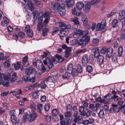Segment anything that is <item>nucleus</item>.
<instances>
[{"label": "nucleus", "mask_w": 125, "mask_h": 125, "mask_svg": "<svg viewBox=\"0 0 125 125\" xmlns=\"http://www.w3.org/2000/svg\"><path fill=\"white\" fill-rule=\"evenodd\" d=\"M73 67V64L71 63L68 64L67 65V69L68 70H71Z\"/></svg>", "instance_id": "nucleus-58"}, {"label": "nucleus", "mask_w": 125, "mask_h": 125, "mask_svg": "<svg viewBox=\"0 0 125 125\" xmlns=\"http://www.w3.org/2000/svg\"><path fill=\"white\" fill-rule=\"evenodd\" d=\"M98 115L99 117L103 118L104 116V113L103 110H100L98 113Z\"/></svg>", "instance_id": "nucleus-42"}, {"label": "nucleus", "mask_w": 125, "mask_h": 125, "mask_svg": "<svg viewBox=\"0 0 125 125\" xmlns=\"http://www.w3.org/2000/svg\"><path fill=\"white\" fill-rule=\"evenodd\" d=\"M116 10L115 9H114L113 10L111 13L108 14L107 15V17L108 18H109L111 16L113 15L114 14H116Z\"/></svg>", "instance_id": "nucleus-49"}, {"label": "nucleus", "mask_w": 125, "mask_h": 125, "mask_svg": "<svg viewBox=\"0 0 125 125\" xmlns=\"http://www.w3.org/2000/svg\"><path fill=\"white\" fill-rule=\"evenodd\" d=\"M37 107L38 109V112L42 114V110L43 109V105L41 104H38L37 105Z\"/></svg>", "instance_id": "nucleus-39"}, {"label": "nucleus", "mask_w": 125, "mask_h": 125, "mask_svg": "<svg viewBox=\"0 0 125 125\" xmlns=\"http://www.w3.org/2000/svg\"><path fill=\"white\" fill-rule=\"evenodd\" d=\"M9 79L7 80H3L2 81V84L5 87L8 86L9 85V83L8 80Z\"/></svg>", "instance_id": "nucleus-50"}, {"label": "nucleus", "mask_w": 125, "mask_h": 125, "mask_svg": "<svg viewBox=\"0 0 125 125\" xmlns=\"http://www.w3.org/2000/svg\"><path fill=\"white\" fill-rule=\"evenodd\" d=\"M32 17L31 13L29 12H28L26 16V19L27 21H29L31 19Z\"/></svg>", "instance_id": "nucleus-47"}, {"label": "nucleus", "mask_w": 125, "mask_h": 125, "mask_svg": "<svg viewBox=\"0 0 125 125\" xmlns=\"http://www.w3.org/2000/svg\"><path fill=\"white\" fill-rule=\"evenodd\" d=\"M23 81L27 83L29 82L30 78L26 76H25L24 77L23 79Z\"/></svg>", "instance_id": "nucleus-63"}, {"label": "nucleus", "mask_w": 125, "mask_h": 125, "mask_svg": "<svg viewBox=\"0 0 125 125\" xmlns=\"http://www.w3.org/2000/svg\"><path fill=\"white\" fill-rule=\"evenodd\" d=\"M77 71L79 73H81L82 72V66L79 64H78L76 66Z\"/></svg>", "instance_id": "nucleus-38"}, {"label": "nucleus", "mask_w": 125, "mask_h": 125, "mask_svg": "<svg viewBox=\"0 0 125 125\" xmlns=\"http://www.w3.org/2000/svg\"><path fill=\"white\" fill-rule=\"evenodd\" d=\"M17 78L16 73H14L12 75V77L10 78V80L11 82H14L16 81Z\"/></svg>", "instance_id": "nucleus-43"}, {"label": "nucleus", "mask_w": 125, "mask_h": 125, "mask_svg": "<svg viewBox=\"0 0 125 125\" xmlns=\"http://www.w3.org/2000/svg\"><path fill=\"white\" fill-rule=\"evenodd\" d=\"M82 20L84 26H86L87 23V19L86 16L84 15L82 16Z\"/></svg>", "instance_id": "nucleus-30"}, {"label": "nucleus", "mask_w": 125, "mask_h": 125, "mask_svg": "<svg viewBox=\"0 0 125 125\" xmlns=\"http://www.w3.org/2000/svg\"><path fill=\"white\" fill-rule=\"evenodd\" d=\"M84 4L82 2H77L76 5V6L77 9L80 10L82 9L84 7Z\"/></svg>", "instance_id": "nucleus-26"}, {"label": "nucleus", "mask_w": 125, "mask_h": 125, "mask_svg": "<svg viewBox=\"0 0 125 125\" xmlns=\"http://www.w3.org/2000/svg\"><path fill=\"white\" fill-rule=\"evenodd\" d=\"M55 59L53 57L51 56L47 58L45 60H44L43 62L45 65H47L50 69L53 67V62Z\"/></svg>", "instance_id": "nucleus-3"}, {"label": "nucleus", "mask_w": 125, "mask_h": 125, "mask_svg": "<svg viewBox=\"0 0 125 125\" xmlns=\"http://www.w3.org/2000/svg\"><path fill=\"white\" fill-rule=\"evenodd\" d=\"M29 118V114L27 113H25L23 116V120L25 122L27 120H28Z\"/></svg>", "instance_id": "nucleus-52"}, {"label": "nucleus", "mask_w": 125, "mask_h": 125, "mask_svg": "<svg viewBox=\"0 0 125 125\" xmlns=\"http://www.w3.org/2000/svg\"><path fill=\"white\" fill-rule=\"evenodd\" d=\"M72 13L73 15H75L76 16L80 15L81 14L80 10H77L75 7H74L72 9Z\"/></svg>", "instance_id": "nucleus-24"}, {"label": "nucleus", "mask_w": 125, "mask_h": 125, "mask_svg": "<svg viewBox=\"0 0 125 125\" xmlns=\"http://www.w3.org/2000/svg\"><path fill=\"white\" fill-rule=\"evenodd\" d=\"M74 2L73 0H69L66 1V4L68 6L71 7L72 6Z\"/></svg>", "instance_id": "nucleus-35"}, {"label": "nucleus", "mask_w": 125, "mask_h": 125, "mask_svg": "<svg viewBox=\"0 0 125 125\" xmlns=\"http://www.w3.org/2000/svg\"><path fill=\"white\" fill-rule=\"evenodd\" d=\"M59 24L60 27L61 29V30L69 29H70L71 27L70 25L69 24L66 25L62 21L59 22Z\"/></svg>", "instance_id": "nucleus-13"}, {"label": "nucleus", "mask_w": 125, "mask_h": 125, "mask_svg": "<svg viewBox=\"0 0 125 125\" xmlns=\"http://www.w3.org/2000/svg\"><path fill=\"white\" fill-rule=\"evenodd\" d=\"M26 33L28 36L30 37H32L33 35V32L32 30L26 32Z\"/></svg>", "instance_id": "nucleus-61"}, {"label": "nucleus", "mask_w": 125, "mask_h": 125, "mask_svg": "<svg viewBox=\"0 0 125 125\" xmlns=\"http://www.w3.org/2000/svg\"><path fill=\"white\" fill-rule=\"evenodd\" d=\"M123 51V47L122 46H120L118 48V53L119 56L122 55Z\"/></svg>", "instance_id": "nucleus-44"}, {"label": "nucleus", "mask_w": 125, "mask_h": 125, "mask_svg": "<svg viewBox=\"0 0 125 125\" xmlns=\"http://www.w3.org/2000/svg\"><path fill=\"white\" fill-rule=\"evenodd\" d=\"M118 21L116 19L113 20L112 22V24L113 27L114 28H115L118 25Z\"/></svg>", "instance_id": "nucleus-33"}, {"label": "nucleus", "mask_w": 125, "mask_h": 125, "mask_svg": "<svg viewBox=\"0 0 125 125\" xmlns=\"http://www.w3.org/2000/svg\"><path fill=\"white\" fill-rule=\"evenodd\" d=\"M84 32H86L87 34H88L87 31H82L79 29H76L73 33V37L75 38H79L83 34Z\"/></svg>", "instance_id": "nucleus-6"}, {"label": "nucleus", "mask_w": 125, "mask_h": 125, "mask_svg": "<svg viewBox=\"0 0 125 125\" xmlns=\"http://www.w3.org/2000/svg\"><path fill=\"white\" fill-rule=\"evenodd\" d=\"M46 79L49 83L50 84L51 83H55L57 80V78L55 76H49Z\"/></svg>", "instance_id": "nucleus-14"}, {"label": "nucleus", "mask_w": 125, "mask_h": 125, "mask_svg": "<svg viewBox=\"0 0 125 125\" xmlns=\"http://www.w3.org/2000/svg\"><path fill=\"white\" fill-rule=\"evenodd\" d=\"M82 38L84 40H83V42H86V41H87V44L88 43L90 40V37L86 35H85L83 36L82 37Z\"/></svg>", "instance_id": "nucleus-45"}, {"label": "nucleus", "mask_w": 125, "mask_h": 125, "mask_svg": "<svg viewBox=\"0 0 125 125\" xmlns=\"http://www.w3.org/2000/svg\"><path fill=\"white\" fill-rule=\"evenodd\" d=\"M91 8L90 5L89 3H87L84 7L83 10L85 13L88 12L90 10Z\"/></svg>", "instance_id": "nucleus-25"}, {"label": "nucleus", "mask_w": 125, "mask_h": 125, "mask_svg": "<svg viewBox=\"0 0 125 125\" xmlns=\"http://www.w3.org/2000/svg\"><path fill=\"white\" fill-rule=\"evenodd\" d=\"M71 74L68 72L66 73L63 76V79H68L70 77Z\"/></svg>", "instance_id": "nucleus-40"}, {"label": "nucleus", "mask_w": 125, "mask_h": 125, "mask_svg": "<svg viewBox=\"0 0 125 125\" xmlns=\"http://www.w3.org/2000/svg\"><path fill=\"white\" fill-rule=\"evenodd\" d=\"M52 5L53 10L56 12H58L61 16H64L66 13L64 8L62 7L59 3H52Z\"/></svg>", "instance_id": "nucleus-2"}, {"label": "nucleus", "mask_w": 125, "mask_h": 125, "mask_svg": "<svg viewBox=\"0 0 125 125\" xmlns=\"http://www.w3.org/2000/svg\"><path fill=\"white\" fill-rule=\"evenodd\" d=\"M58 62H62L64 60V59L63 57H62L61 56L59 55L58 56Z\"/></svg>", "instance_id": "nucleus-64"}, {"label": "nucleus", "mask_w": 125, "mask_h": 125, "mask_svg": "<svg viewBox=\"0 0 125 125\" xmlns=\"http://www.w3.org/2000/svg\"><path fill=\"white\" fill-rule=\"evenodd\" d=\"M48 12L46 11L43 14L42 13H40L38 19V24L37 25V30L39 31L41 30L43 26H46L50 20V14L51 13V10L47 8Z\"/></svg>", "instance_id": "nucleus-1"}, {"label": "nucleus", "mask_w": 125, "mask_h": 125, "mask_svg": "<svg viewBox=\"0 0 125 125\" xmlns=\"http://www.w3.org/2000/svg\"><path fill=\"white\" fill-rule=\"evenodd\" d=\"M106 25V21L105 20H102L101 23H99L97 24L96 27L97 31H102L103 32L105 31V27Z\"/></svg>", "instance_id": "nucleus-4"}, {"label": "nucleus", "mask_w": 125, "mask_h": 125, "mask_svg": "<svg viewBox=\"0 0 125 125\" xmlns=\"http://www.w3.org/2000/svg\"><path fill=\"white\" fill-rule=\"evenodd\" d=\"M22 124V121L21 119H19L18 120L16 121L15 123L13 124L15 125H21Z\"/></svg>", "instance_id": "nucleus-57"}, {"label": "nucleus", "mask_w": 125, "mask_h": 125, "mask_svg": "<svg viewBox=\"0 0 125 125\" xmlns=\"http://www.w3.org/2000/svg\"><path fill=\"white\" fill-rule=\"evenodd\" d=\"M100 2V0H92L89 3L90 5H95L98 3Z\"/></svg>", "instance_id": "nucleus-54"}, {"label": "nucleus", "mask_w": 125, "mask_h": 125, "mask_svg": "<svg viewBox=\"0 0 125 125\" xmlns=\"http://www.w3.org/2000/svg\"><path fill=\"white\" fill-rule=\"evenodd\" d=\"M33 10H34V9ZM33 10L32 13L33 16V18L34 19H36L37 18V15L38 14V11L36 10ZM32 11H33V10Z\"/></svg>", "instance_id": "nucleus-41"}, {"label": "nucleus", "mask_w": 125, "mask_h": 125, "mask_svg": "<svg viewBox=\"0 0 125 125\" xmlns=\"http://www.w3.org/2000/svg\"><path fill=\"white\" fill-rule=\"evenodd\" d=\"M49 32V29L46 28H45L43 29L42 31V35L44 36H46L48 34Z\"/></svg>", "instance_id": "nucleus-37"}, {"label": "nucleus", "mask_w": 125, "mask_h": 125, "mask_svg": "<svg viewBox=\"0 0 125 125\" xmlns=\"http://www.w3.org/2000/svg\"><path fill=\"white\" fill-rule=\"evenodd\" d=\"M107 50V48L105 47H103L101 49V50L100 51V52L101 53L104 54L106 52Z\"/></svg>", "instance_id": "nucleus-55"}, {"label": "nucleus", "mask_w": 125, "mask_h": 125, "mask_svg": "<svg viewBox=\"0 0 125 125\" xmlns=\"http://www.w3.org/2000/svg\"><path fill=\"white\" fill-rule=\"evenodd\" d=\"M89 108L91 109L93 111H96L97 110V108L92 104H90L89 106Z\"/></svg>", "instance_id": "nucleus-34"}, {"label": "nucleus", "mask_w": 125, "mask_h": 125, "mask_svg": "<svg viewBox=\"0 0 125 125\" xmlns=\"http://www.w3.org/2000/svg\"><path fill=\"white\" fill-rule=\"evenodd\" d=\"M13 65L16 70H18L21 67V62H17L16 63L13 64Z\"/></svg>", "instance_id": "nucleus-28"}, {"label": "nucleus", "mask_w": 125, "mask_h": 125, "mask_svg": "<svg viewBox=\"0 0 125 125\" xmlns=\"http://www.w3.org/2000/svg\"><path fill=\"white\" fill-rule=\"evenodd\" d=\"M26 73L28 75H30L32 73H33L35 75L37 73H38V72H37L33 67H31L28 69H26Z\"/></svg>", "instance_id": "nucleus-10"}, {"label": "nucleus", "mask_w": 125, "mask_h": 125, "mask_svg": "<svg viewBox=\"0 0 125 125\" xmlns=\"http://www.w3.org/2000/svg\"><path fill=\"white\" fill-rule=\"evenodd\" d=\"M52 114L53 116L57 115L58 114V111L56 109H53L52 111Z\"/></svg>", "instance_id": "nucleus-59"}, {"label": "nucleus", "mask_w": 125, "mask_h": 125, "mask_svg": "<svg viewBox=\"0 0 125 125\" xmlns=\"http://www.w3.org/2000/svg\"><path fill=\"white\" fill-rule=\"evenodd\" d=\"M34 65H36L37 69L40 70H42L43 72L46 71L44 65L42 64V63L41 60H37L36 62L33 63Z\"/></svg>", "instance_id": "nucleus-5"}, {"label": "nucleus", "mask_w": 125, "mask_h": 125, "mask_svg": "<svg viewBox=\"0 0 125 125\" xmlns=\"http://www.w3.org/2000/svg\"><path fill=\"white\" fill-rule=\"evenodd\" d=\"M77 40L76 39H73L70 42L71 45L73 46L76 45L77 43Z\"/></svg>", "instance_id": "nucleus-53"}, {"label": "nucleus", "mask_w": 125, "mask_h": 125, "mask_svg": "<svg viewBox=\"0 0 125 125\" xmlns=\"http://www.w3.org/2000/svg\"><path fill=\"white\" fill-rule=\"evenodd\" d=\"M40 94L38 91L35 92L32 94V97L34 99H36L38 98Z\"/></svg>", "instance_id": "nucleus-31"}, {"label": "nucleus", "mask_w": 125, "mask_h": 125, "mask_svg": "<svg viewBox=\"0 0 125 125\" xmlns=\"http://www.w3.org/2000/svg\"><path fill=\"white\" fill-rule=\"evenodd\" d=\"M83 40H84L83 39L82 37L81 39L79 40L78 42V43L79 45L84 46L87 44V41H86V42L85 41L84 42H83Z\"/></svg>", "instance_id": "nucleus-36"}, {"label": "nucleus", "mask_w": 125, "mask_h": 125, "mask_svg": "<svg viewBox=\"0 0 125 125\" xmlns=\"http://www.w3.org/2000/svg\"><path fill=\"white\" fill-rule=\"evenodd\" d=\"M37 116V114L34 112L29 114L28 121L30 122H31L34 120Z\"/></svg>", "instance_id": "nucleus-12"}, {"label": "nucleus", "mask_w": 125, "mask_h": 125, "mask_svg": "<svg viewBox=\"0 0 125 125\" xmlns=\"http://www.w3.org/2000/svg\"><path fill=\"white\" fill-rule=\"evenodd\" d=\"M44 109L46 111H48L50 108V104L48 103L46 104L44 106Z\"/></svg>", "instance_id": "nucleus-62"}, {"label": "nucleus", "mask_w": 125, "mask_h": 125, "mask_svg": "<svg viewBox=\"0 0 125 125\" xmlns=\"http://www.w3.org/2000/svg\"><path fill=\"white\" fill-rule=\"evenodd\" d=\"M125 18V10H121L119 12L118 17V19L120 20H122Z\"/></svg>", "instance_id": "nucleus-15"}, {"label": "nucleus", "mask_w": 125, "mask_h": 125, "mask_svg": "<svg viewBox=\"0 0 125 125\" xmlns=\"http://www.w3.org/2000/svg\"><path fill=\"white\" fill-rule=\"evenodd\" d=\"M35 4L38 7H41L42 6V3L38 0H33Z\"/></svg>", "instance_id": "nucleus-32"}, {"label": "nucleus", "mask_w": 125, "mask_h": 125, "mask_svg": "<svg viewBox=\"0 0 125 125\" xmlns=\"http://www.w3.org/2000/svg\"><path fill=\"white\" fill-rule=\"evenodd\" d=\"M9 23V21L8 18L5 16L3 17V21L1 22V25L3 26H6Z\"/></svg>", "instance_id": "nucleus-21"}, {"label": "nucleus", "mask_w": 125, "mask_h": 125, "mask_svg": "<svg viewBox=\"0 0 125 125\" xmlns=\"http://www.w3.org/2000/svg\"><path fill=\"white\" fill-rule=\"evenodd\" d=\"M95 100L96 101H98L99 102L102 103H104L105 102V100L104 99H102L101 97H100L96 98Z\"/></svg>", "instance_id": "nucleus-51"}, {"label": "nucleus", "mask_w": 125, "mask_h": 125, "mask_svg": "<svg viewBox=\"0 0 125 125\" xmlns=\"http://www.w3.org/2000/svg\"><path fill=\"white\" fill-rule=\"evenodd\" d=\"M79 111L80 113V115H82L84 116L86 115V112L84 111V107L82 106H80L79 108Z\"/></svg>", "instance_id": "nucleus-29"}, {"label": "nucleus", "mask_w": 125, "mask_h": 125, "mask_svg": "<svg viewBox=\"0 0 125 125\" xmlns=\"http://www.w3.org/2000/svg\"><path fill=\"white\" fill-rule=\"evenodd\" d=\"M10 119L13 124L15 123L17 118L16 116L15 115H11Z\"/></svg>", "instance_id": "nucleus-46"}, {"label": "nucleus", "mask_w": 125, "mask_h": 125, "mask_svg": "<svg viewBox=\"0 0 125 125\" xmlns=\"http://www.w3.org/2000/svg\"><path fill=\"white\" fill-rule=\"evenodd\" d=\"M78 73L77 70L75 68L72 69L71 73L72 75L74 76H76L78 75Z\"/></svg>", "instance_id": "nucleus-48"}, {"label": "nucleus", "mask_w": 125, "mask_h": 125, "mask_svg": "<svg viewBox=\"0 0 125 125\" xmlns=\"http://www.w3.org/2000/svg\"><path fill=\"white\" fill-rule=\"evenodd\" d=\"M10 75L9 74L6 75L3 73H0V84L3 80H7L10 79Z\"/></svg>", "instance_id": "nucleus-11"}, {"label": "nucleus", "mask_w": 125, "mask_h": 125, "mask_svg": "<svg viewBox=\"0 0 125 125\" xmlns=\"http://www.w3.org/2000/svg\"><path fill=\"white\" fill-rule=\"evenodd\" d=\"M69 31L67 29L61 30L60 35L61 36L64 37L67 35Z\"/></svg>", "instance_id": "nucleus-23"}, {"label": "nucleus", "mask_w": 125, "mask_h": 125, "mask_svg": "<svg viewBox=\"0 0 125 125\" xmlns=\"http://www.w3.org/2000/svg\"><path fill=\"white\" fill-rule=\"evenodd\" d=\"M97 62L98 64L99 65H101L103 64L104 62V56L101 55H99L97 57Z\"/></svg>", "instance_id": "nucleus-17"}, {"label": "nucleus", "mask_w": 125, "mask_h": 125, "mask_svg": "<svg viewBox=\"0 0 125 125\" xmlns=\"http://www.w3.org/2000/svg\"><path fill=\"white\" fill-rule=\"evenodd\" d=\"M87 71L89 73H90L93 71V68L91 66L88 65L86 67Z\"/></svg>", "instance_id": "nucleus-56"}, {"label": "nucleus", "mask_w": 125, "mask_h": 125, "mask_svg": "<svg viewBox=\"0 0 125 125\" xmlns=\"http://www.w3.org/2000/svg\"><path fill=\"white\" fill-rule=\"evenodd\" d=\"M88 57L87 55H85L82 57V61L83 65L85 66L87 64L89 61Z\"/></svg>", "instance_id": "nucleus-16"}, {"label": "nucleus", "mask_w": 125, "mask_h": 125, "mask_svg": "<svg viewBox=\"0 0 125 125\" xmlns=\"http://www.w3.org/2000/svg\"><path fill=\"white\" fill-rule=\"evenodd\" d=\"M92 51L94 53V56L96 58H97L99 55H100V50L98 48L96 47L93 48Z\"/></svg>", "instance_id": "nucleus-18"}, {"label": "nucleus", "mask_w": 125, "mask_h": 125, "mask_svg": "<svg viewBox=\"0 0 125 125\" xmlns=\"http://www.w3.org/2000/svg\"><path fill=\"white\" fill-rule=\"evenodd\" d=\"M112 107H111L110 110L111 112H114L115 113H117L118 112L121 110L120 107H118L117 104H112Z\"/></svg>", "instance_id": "nucleus-8"}, {"label": "nucleus", "mask_w": 125, "mask_h": 125, "mask_svg": "<svg viewBox=\"0 0 125 125\" xmlns=\"http://www.w3.org/2000/svg\"><path fill=\"white\" fill-rule=\"evenodd\" d=\"M113 52V49L111 47H110L107 48L106 51L107 56L109 58H110L112 56Z\"/></svg>", "instance_id": "nucleus-20"}, {"label": "nucleus", "mask_w": 125, "mask_h": 125, "mask_svg": "<svg viewBox=\"0 0 125 125\" xmlns=\"http://www.w3.org/2000/svg\"><path fill=\"white\" fill-rule=\"evenodd\" d=\"M71 21L74 23V24L72 26L73 28L74 29H77L78 27V26L79 23L78 21V18L76 17H74L72 18Z\"/></svg>", "instance_id": "nucleus-7"}, {"label": "nucleus", "mask_w": 125, "mask_h": 125, "mask_svg": "<svg viewBox=\"0 0 125 125\" xmlns=\"http://www.w3.org/2000/svg\"><path fill=\"white\" fill-rule=\"evenodd\" d=\"M71 48L69 47L66 49L65 52L64 56L65 58L68 57L71 54Z\"/></svg>", "instance_id": "nucleus-27"}, {"label": "nucleus", "mask_w": 125, "mask_h": 125, "mask_svg": "<svg viewBox=\"0 0 125 125\" xmlns=\"http://www.w3.org/2000/svg\"><path fill=\"white\" fill-rule=\"evenodd\" d=\"M92 42L94 45L96 46L98 44L99 40L97 38L94 39L93 40Z\"/></svg>", "instance_id": "nucleus-60"}, {"label": "nucleus", "mask_w": 125, "mask_h": 125, "mask_svg": "<svg viewBox=\"0 0 125 125\" xmlns=\"http://www.w3.org/2000/svg\"><path fill=\"white\" fill-rule=\"evenodd\" d=\"M24 3H26L28 2L27 3L29 7V9L31 11H32L34 9V8L33 5L32 4L31 1L30 0L28 1V0H23Z\"/></svg>", "instance_id": "nucleus-19"}, {"label": "nucleus", "mask_w": 125, "mask_h": 125, "mask_svg": "<svg viewBox=\"0 0 125 125\" xmlns=\"http://www.w3.org/2000/svg\"><path fill=\"white\" fill-rule=\"evenodd\" d=\"M48 85H50V84L49 83L46 79L42 81L40 84H38V86L42 89H44L48 86Z\"/></svg>", "instance_id": "nucleus-9"}, {"label": "nucleus", "mask_w": 125, "mask_h": 125, "mask_svg": "<svg viewBox=\"0 0 125 125\" xmlns=\"http://www.w3.org/2000/svg\"><path fill=\"white\" fill-rule=\"evenodd\" d=\"M22 63L25 67H27L29 65V63L27 56H26L23 58Z\"/></svg>", "instance_id": "nucleus-22"}]
</instances>
